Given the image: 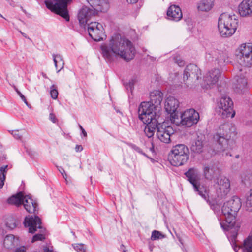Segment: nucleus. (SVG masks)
I'll use <instances>...</instances> for the list:
<instances>
[{
	"label": "nucleus",
	"mask_w": 252,
	"mask_h": 252,
	"mask_svg": "<svg viewBox=\"0 0 252 252\" xmlns=\"http://www.w3.org/2000/svg\"><path fill=\"white\" fill-rule=\"evenodd\" d=\"M71 0H46V7L56 13L61 15L66 21L69 20L67 9V3Z\"/></svg>",
	"instance_id": "nucleus-10"
},
{
	"label": "nucleus",
	"mask_w": 252,
	"mask_h": 252,
	"mask_svg": "<svg viewBox=\"0 0 252 252\" xmlns=\"http://www.w3.org/2000/svg\"><path fill=\"white\" fill-rule=\"evenodd\" d=\"M16 92L17 93V92H20L17 89H15Z\"/></svg>",
	"instance_id": "nucleus-59"
},
{
	"label": "nucleus",
	"mask_w": 252,
	"mask_h": 252,
	"mask_svg": "<svg viewBox=\"0 0 252 252\" xmlns=\"http://www.w3.org/2000/svg\"><path fill=\"white\" fill-rule=\"evenodd\" d=\"M53 61L54 62L55 66L58 73L61 70L64 66V61L62 57L59 54H53Z\"/></svg>",
	"instance_id": "nucleus-31"
},
{
	"label": "nucleus",
	"mask_w": 252,
	"mask_h": 252,
	"mask_svg": "<svg viewBox=\"0 0 252 252\" xmlns=\"http://www.w3.org/2000/svg\"><path fill=\"white\" fill-rule=\"evenodd\" d=\"M236 135V128L232 124L221 125L214 136V139L217 142L214 152L220 154L223 156H231V150L235 147L234 138Z\"/></svg>",
	"instance_id": "nucleus-3"
},
{
	"label": "nucleus",
	"mask_w": 252,
	"mask_h": 252,
	"mask_svg": "<svg viewBox=\"0 0 252 252\" xmlns=\"http://www.w3.org/2000/svg\"><path fill=\"white\" fill-rule=\"evenodd\" d=\"M220 75V72L218 69L209 71L203 78L204 82L203 87L206 89L211 88L218 82Z\"/></svg>",
	"instance_id": "nucleus-19"
},
{
	"label": "nucleus",
	"mask_w": 252,
	"mask_h": 252,
	"mask_svg": "<svg viewBox=\"0 0 252 252\" xmlns=\"http://www.w3.org/2000/svg\"><path fill=\"white\" fill-rule=\"evenodd\" d=\"M26 247L23 246V247H20L18 248H17L15 250V252H26Z\"/></svg>",
	"instance_id": "nucleus-47"
},
{
	"label": "nucleus",
	"mask_w": 252,
	"mask_h": 252,
	"mask_svg": "<svg viewBox=\"0 0 252 252\" xmlns=\"http://www.w3.org/2000/svg\"><path fill=\"white\" fill-rule=\"evenodd\" d=\"M90 5L97 11L105 12L109 5L108 0H87Z\"/></svg>",
	"instance_id": "nucleus-25"
},
{
	"label": "nucleus",
	"mask_w": 252,
	"mask_h": 252,
	"mask_svg": "<svg viewBox=\"0 0 252 252\" xmlns=\"http://www.w3.org/2000/svg\"><path fill=\"white\" fill-rule=\"evenodd\" d=\"M59 171L62 174V175H63V177L65 179V180L66 181L67 180V175L65 173V172L64 171V170L62 168H61L60 169H59Z\"/></svg>",
	"instance_id": "nucleus-48"
},
{
	"label": "nucleus",
	"mask_w": 252,
	"mask_h": 252,
	"mask_svg": "<svg viewBox=\"0 0 252 252\" xmlns=\"http://www.w3.org/2000/svg\"><path fill=\"white\" fill-rule=\"evenodd\" d=\"M242 69L240 70V73L237 74L236 82L235 84V90L238 93H243L248 90L247 80L243 73H241Z\"/></svg>",
	"instance_id": "nucleus-23"
},
{
	"label": "nucleus",
	"mask_w": 252,
	"mask_h": 252,
	"mask_svg": "<svg viewBox=\"0 0 252 252\" xmlns=\"http://www.w3.org/2000/svg\"><path fill=\"white\" fill-rule=\"evenodd\" d=\"M87 29L89 36L94 41L103 40L104 34V28L100 23L92 22L87 24Z\"/></svg>",
	"instance_id": "nucleus-13"
},
{
	"label": "nucleus",
	"mask_w": 252,
	"mask_h": 252,
	"mask_svg": "<svg viewBox=\"0 0 252 252\" xmlns=\"http://www.w3.org/2000/svg\"><path fill=\"white\" fill-rule=\"evenodd\" d=\"M189 152L184 144H177L172 147L169 159L171 164L175 166L185 164L189 159Z\"/></svg>",
	"instance_id": "nucleus-5"
},
{
	"label": "nucleus",
	"mask_w": 252,
	"mask_h": 252,
	"mask_svg": "<svg viewBox=\"0 0 252 252\" xmlns=\"http://www.w3.org/2000/svg\"><path fill=\"white\" fill-rule=\"evenodd\" d=\"M101 49L103 57L107 62L111 61L115 55L128 61L134 57L135 53L131 42L119 34L113 36L109 44L102 45Z\"/></svg>",
	"instance_id": "nucleus-1"
},
{
	"label": "nucleus",
	"mask_w": 252,
	"mask_h": 252,
	"mask_svg": "<svg viewBox=\"0 0 252 252\" xmlns=\"http://www.w3.org/2000/svg\"><path fill=\"white\" fill-rule=\"evenodd\" d=\"M173 116L172 123L178 126L190 127L196 124L199 119L198 113L193 109L187 110L182 114L179 113L177 116Z\"/></svg>",
	"instance_id": "nucleus-6"
},
{
	"label": "nucleus",
	"mask_w": 252,
	"mask_h": 252,
	"mask_svg": "<svg viewBox=\"0 0 252 252\" xmlns=\"http://www.w3.org/2000/svg\"><path fill=\"white\" fill-rule=\"evenodd\" d=\"M5 232H4V230L3 229H2V228H0V233L1 234V235H4L5 234Z\"/></svg>",
	"instance_id": "nucleus-54"
},
{
	"label": "nucleus",
	"mask_w": 252,
	"mask_h": 252,
	"mask_svg": "<svg viewBox=\"0 0 252 252\" xmlns=\"http://www.w3.org/2000/svg\"><path fill=\"white\" fill-rule=\"evenodd\" d=\"M174 60L175 62L179 66H183L184 65V62L179 57H174Z\"/></svg>",
	"instance_id": "nucleus-44"
},
{
	"label": "nucleus",
	"mask_w": 252,
	"mask_h": 252,
	"mask_svg": "<svg viewBox=\"0 0 252 252\" xmlns=\"http://www.w3.org/2000/svg\"><path fill=\"white\" fill-rule=\"evenodd\" d=\"M220 171L215 164L205 165L203 168V175L205 178L208 180H212L220 175Z\"/></svg>",
	"instance_id": "nucleus-22"
},
{
	"label": "nucleus",
	"mask_w": 252,
	"mask_h": 252,
	"mask_svg": "<svg viewBox=\"0 0 252 252\" xmlns=\"http://www.w3.org/2000/svg\"><path fill=\"white\" fill-rule=\"evenodd\" d=\"M136 82L135 79H131L129 81L128 83H126L125 85L127 89H129L130 91L132 92L133 89L134 88V84Z\"/></svg>",
	"instance_id": "nucleus-40"
},
{
	"label": "nucleus",
	"mask_w": 252,
	"mask_h": 252,
	"mask_svg": "<svg viewBox=\"0 0 252 252\" xmlns=\"http://www.w3.org/2000/svg\"><path fill=\"white\" fill-rule=\"evenodd\" d=\"M96 11L94 8H90L86 6L83 7L78 14L79 23L82 25L87 23L89 19L95 15Z\"/></svg>",
	"instance_id": "nucleus-20"
},
{
	"label": "nucleus",
	"mask_w": 252,
	"mask_h": 252,
	"mask_svg": "<svg viewBox=\"0 0 252 252\" xmlns=\"http://www.w3.org/2000/svg\"><path fill=\"white\" fill-rule=\"evenodd\" d=\"M203 148V142L202 141L197 140H196L192 145L191 149V150L197 153H200L202 152Z\"/></svg>",
	"instance_id": "nucleus-33"
},
{
	"label": "nucleus",
	"mask_w": 252,
	"mask_h": 252,
	"mask_svg": "<svg viewBox=\"0 0 252 252\" xmlns=\"http://www.w3.org/2000/svg\"><path fill=\"white\" fill-rule=\"evenodd\" d=\"M120 249L124 252H126V248L124 245H122L121 246Z\"/></svg>",
	"instance_id": "nucleus-53"
},
{
	"label": "nucleus",
	"mask_w": 252,
	"mask_h": 252,
	"mask_svg": "<svg viewBox=\"0 0 252 252\" xmlns=\"http://www.w3.org/2000/svg\"><path fill=\"white\" fill-rule=\"evenodd\" d=\"M83 147L81 145H76L75 147V150L76 152H80L82 151Z\"/></svg>",
	"instance_id": "nucleus-50"
},
{
	"label": "nucleus",
	"mask_w": 252,
	"mask_h": 252,
	"mask_svg": "<svg viewBox=\"0 0 252 252\" xmlns=\"http://www.w3.org/2000/svg\"><path fill=\"white\" fill-rule=\"evenodd\" d=\"M74 250L78 252H85L86 249L83 244H74L72 245Z\"/></svg>",
	"instance_id": "nucleus-39"
},
{
	"label": "nucleus",
	"mask_w": 252,
	"mask_h": 252,
	"mask_svg": "<svg viewBox=\"0 0 252 252\" xmlns=\"http://www.w3.org/2000/svg\"><path fill=\"white\" fill-rule=\"evenodd\" d=\"M24 103L26 104V105L29 108H31V106L30 104L28 103V102L27 101V100H26V101H24Z\"/></svg>",
	"instance_id": "nucleus-55"
},
{
	"label": "nucleus",
	"mask_w": 252,
	"mask_h": 252,
	"mask_svg": "<svg viewBox=\"0 0 252 252\" xmlns=\"http://www.w3.org/2000/svg\"><path fill=\"white\" fill-rule=\"evenodd\" d=\"M233 102L232 99L226 95L222 96L217 102V112L222 118H233L235 112L233 109Z\"/></svg>",
	"instance_id": "nucleus-11"
},
{
	"label": "nucleus",
	"mask_w": 252,
	"mask_h": 252,
	"mask_svg": "<svg viewBox=\"0 0 252 252\" xmlns=\"http://www.w3.org/2000/svg\"><path fill=\"white\" fill-rule=\"evenodd\" d=\"M188 69L194 72L188 77L186 81H183L182 87L183 88L190 89L195 87L196 81L199 79L201 73L199 68L194 64L188 65Z\"/></svg>",
	"instance_id": "nucleus-14"
},
{
	"label": "nucleus",
	"mask_w": 252,
	"mask_h": 252,
	"mask_svg": "<svg viewBox=\"0 0 252 252\" xmlns=\"http://www.w3.org/2000/svg\"><path fill=\"white\" fill-rule=\"evenodd\" d=\"M160 107H156L149 102H142L138 108L139 118L143 122L153 121L159 116Z\"/></svg>",
	"instance_id": "nucleus-7"
},
{
	"label": "nucleus",
	"mask_w": 252,
	"mask_h": 252,
	"mask_svg": "<svg viewBox=\"0 0 252 252\" xmlns=\"http://www.w3.org/2000/svg\"><path fill=\"white\" fill-rule=\"evenodd\" d=\"M188 65L186 67L183 74V81H186L188 77L190 76L194 71L188 70Z\"/></svg>",
	"instance_id": "nucleus-43"
},
{
	"label": "nucleus",
	"mask_w": 252,
	"mask_h": 252,
	"mask_svg": "<svg viewBox=\"0 0 252 252\" xmlns=\"http://www.w3.org/2000/svg\"><path fill=\"white\" fill-rule=\"evenodd\" d=\"M145 124H146L144 128V132L148 138L152 137L155 133L156 128L158 129V127L159 126L158 123V119H154L151 122H143Z\"/></svg>",
	"instance_id": "nucleus-27"
},
{
	"label": "nucleus",
	"mask_w": 252,
	"mask_h": 252,
	"mask_svg": "<svg viewBox=\"0 0 252 252\" xmlns=\"http://www.w3.org/2000/svg\"><path fill=\"white\" fill-rule=\"evenodd\" d=\"M215 0H201L197 5V9L201 12H208L214 6Z\"/></svg>",
	"instance_id": "nucleus-28"
},
{
	"label": "nucleus",
	"mask_w": 252,
	"mask_h": 252,
	"mask_svg": "<svg viewBox=\"0 0 252 252\" xmlns=\"http://www.w3.org/2000/svg\"><path fill=\"white\" fill-rule=\"evenodd\" d=\"M167 16L169 20L178 21L182 18V13L178 6L172 5L167 9Z\"/></svg>",
	"instance_id": "nucleus-24"
},
{
	"label": "nucleus",
	"mask_w": 252,
	"mask_h": 252,
	"mask_svg": "<svg viewBox=\"0 0 252 252\" xmlns=\"http://www.w3.org/2000/svg\"><path fill=\"white\" fill-rule=\"evenodd\" d=\"M179 106V102L178 99L174 97L171 96L167 98L165 103V109L166 112L170 114V120L172 122L174 115L177 116L179 115L177 109Z\"/></svg>",
	"instance_id": "nucleus-18"
},
{
	"label": "nucleus",
	"mask_w": 252,
	"mask_h": 252,
	"mask_svg": "<svg viewBox=\"0 0 252 252\" xmlns=\"http://www.w3.org/2000/svg\"><path fill=\"white\" fill-rule=\"evenodd\" d=\"M22 34L25 37H26V34L25 33H22L21 32Z\"/></svg>",
	"instance_id": "nucleus-58"
},
{
	"label": "nucleus",
	"mask_w": 252,
	"mask_h": 252,
	"mask_svg": "<svg viewBox=\"0 0 252 252\" xmlns=\"http://www.w3.org/2000/svg\"><path fill=\"white\" fill-rule=\"evenodd\" d=\"M164 237L165 235L163 234L161 232L157 230H154L152 232L151 239L152 241H155L158 239H161Z\"/></svg>",
	"instance_id": "nucleus-36"
},
{
	"label": "nucleus",
	"mask_w": 252,
	"mask_h": 252,
	"mask_svg": "<svg viewBox=\"0 0 252 252\" xmlns=\"http://www.w3.org/2000/svg\"><path fill=\"white\" fill-rule=\"evenodd\" d=\"M6 225L10 229H14L16 226L15 220L13 219L7 220L6 223Z\"/></svg>",
	"instance_id": "nucleus-42"
},
{
	"label": "nucleus",
	"mask_w": 252,
	"mask_h": 252,
	"mask_svg": "<svg viewBox=\"0 0 252 252\" xmlns=\"http://www.w3.org/2000/svg\"><path fill=\"white\" fill-rule=\"evenodd\" d=\"M42 76H43V77L44 78H47V76H46V75L45 73H42Z\"/></svg>",
	"instance_id": "nucleus-57"
},
{
	"label": "nucleus",
	"mask_w": 252,
	"mask_h": 252,
	"mask_svg": "<svg viewBox=\"0 0 252 252\" xmlns=\"http://www.w3.org/2000/svg\"><path fill=\"white\" fill-rule=\"evenodd\" d=\"M241 207L240 200L234 197L223 204L221 210L220 221L221 227L226 231H230L232 241H235L240 223L236 221L235 216Z\"/></svg>",
	"instance_id": "nucleus-2"
},
{
	"label": "nucleus",
	"mask_w": 252,
	"mask_h": 252,
	"mask_svg": "<svg viewBox=\"0 0 252 252\" xmlns=\"http://www.w3.org/2000/svg\"><path fill=\"white\" fill-rule=\"evenodd\" d=\"M238 63L242 66H252V44H241L236 51Z\"/></svg>",
	"instance_id": "nucleus-9"
},
{
	"label": "nucleus",
	"mask_w": 252,
	"mask_h": 252,
	"mask_svg": "<svg viewBox=\"0 0 252 252\" xmlns=\"http://www.w3.org/2000/svg\"><path fill=\"white\" fill-rule=\"evenodd\" d=\"M174 133L173 128L166 123L159 124L157 131V136L161 142L169 143L171 140L170 137Z\"/></svg>",
	"instance_id": "nucleus-15"
},
{
	"label": "nucleus",
	"mask_w": 252,
	"mask_h": 252,
	"mask_svg": "<svg viewBox=\"0 0 252 252\" xmlns=\"http://www.w3.org/2000/svg\"><path fill=\"white\" fill-rule=\"evenodd\" d=\"M22 205L26 211L29 213L36 214L38 212V204L32 198L31 195H25Z\"/></svg>",
	"instance_id": "nucleus-21"
},
{
	"label": "nucleus",
	"mask_w": 252,
	"mask_h": 252,
	"mask_svg": "<svg viewBox=\"0 0 252 252\" xmlns=\"http://www.w3.org/2000/svg\"><path fill=\"white\" fill-rule=\"evenodd\" d=\"M238 10L242 16L252 15V0H244L240 4Z\"/></svg>",
	"instance_id": "nucleus-26"
},
{
	"label": "nucleus",
	"mask_w": 252,
	"mask_h": 252,
	"mask_svg": "<svg viewBox=\"0 0 252 252\" xmlns=\"http://www.w3.org/2000/svg\"><path fill=\"white\" fill-rule=\"evenodd\" d=\"M216 192L218 196H225L230 191V183L229 180L224 177L220 176L217 178L216 182Z\"/></svg>",
	"instance_id": "nucleus-16"
},
{
	"label": "nucleus",
	"mask_w": 252,
	"mask_h": 252,
	"mask_svg": "<svg viewBox=\"0 0 252 252\" xmlns=\"http://www.w3.org/2000/svg\"><path fill=\"white\" fill-rule=\"evenodd\" d=\"M0 16L1 17H2V18H3V17L2 16V15L1 14H0Z\"/></svg>",
	"instance_id": "nucleus-60"
},
{
	"label": "nucleus",
	"mask_w": 252,
	"mask_h": 252,
	"mask_svg": "<svg viewBox=\"0 0 252 252\" xmlns=\"http://www.w3.org/2000/svg\"><path fill=\"white\" fill-rule=\"evenodd\" d=\"M24 226L28 227L29 232L34 233L39 229V233L35 234L32 238V242L38 240H43L45 239L44 233L45 231V228L41 226V222L40 219L35 216L33 217H26L24 222Z\"/></svg>",
	"instance_id": "nucleus-8"
},
{
	"label": "nucleus",
	"mask_w": 252,
	"mask_h": 252,
	"mask_svg": "<svg viewBox=\"0 0 252 252\" xmlns=\"http://www.w3.org/2000/svg\"><path fill=\"white\" fill-rule=\"evenodd\" d=\"M126 0L128 3H131V4L136 3L138 1V0Z\"/></svg>",
	"instance_id": "nucleus-52"
},
{
	"label": "nucleus",
	"mask_w": 252,
	"mask_h": 252,
	"mask_svg": "<svg viewBox=\"0 0 252 252\" xmlns=\"http://www.w3.org/2000/svg\"><path fill=\"white\" fill-rule=\"evenodd\" d=\"M46 250H48V249H46L45 250V251H46Z\"/></svg>",
	"instance_id": "nucleus-61"
},
{
	"label": "nucleus",
	"mask_w": 252,
	"mask_h": 252,
	"mask_svg": "<svg viewBox=\"0 0 252 252\" xmlns=\"http://www.w3.org/2000/svg\"><path fill=\"white\" fill-rule=\"evenodd\" d=\"M50 94L51 97L54 99H56L58 97V92L54 85L51 87Z\"/></svg>",
	"instance_id": "nucleus-41"
},
{
	"label": "nucleus",
	"mask_w": 252,
	"mask_h": 252,
	"mask_svg": "<svg viewBox=\"0 0 252 252\" xmlns=\"http://www.w3.org/2000/svg\"><path fill=\"white\" fill-rule=\"evenodd\" d=\"M24 133V130H21V131L20 132L19 130H12L11 132V134L15 139L20 140H22V136Z\"/></svg>",
	"instance_id": "nucleus-37"
},
{
	"label": "nucleus",
	"mask_w": 252,
	"mask_h": 252,
	"mask_svg": "<svg viewBox=\"0 0 252 252\" xmlns=\"http://www.w3.org/2000/svg\"><path fill=\"white\" fill-rule=\"evenodd\" d=\"M246 206L248 210L252 212V189L247 193Z\"/></svg>",
	"instance_id": "nucleus-35"
},
{
	"label": "nucleus",
	"mask_w": 252,
	"mask_h": 252,
	"mask_svg": "<svg viewBox=\"0 0 252 252\" xmlns=\"http://www.w3.org/2000/svg\"><path fill=\"white\" fill-rule=\"evenodd\" d=\"M79 127L81 130L82 131V133L83 134V135L85 137L87 136V134L85 129L82 127V126L81 125H79Z\"/></svg>",
	"instance_id": "nucleus-51"
},
{
	"label": "nucleus",
	"mask_w": 252,
	"mask_h": 252,
	"mask_svg": "<svg viewBox=\"0 0 252 252\" xmlns=\"http://www.w3.org/2000/svg\"><path fill=\"white\" fill-rule=\"evenodd\" d=\"M185 175L188 180L192 185L194 191L206 200L208 195L204 188L200 185V176L198 170L194 168H190L185 173Z\"/></svg>",
	"instance_id": "nucleus-12"
},
{
	"label": "nucleus",
	"mask_w": 252,
	"mask_h": 252,
	"mask_svg": "<svg viewBox=\"0 0 252 252\" xmlns=\"http://www.w3.org/2000/svg\"><path fill=\"white\" fill-rule=\"evenodd\" d=\"M38 252L36 251V252Z\"/></svg>",
	"instance_id": "nucleus-62"
},
{
	"label": "nucleus",
	"mask_w": 252,
	"mask_h": 252,
	"mask_svg": "<svg viewBox=\"0 0 252 252\" xmlns=\"http://www.w3.org/2000/svg\"><path fill=\"white\" fill-rule=\"evenodd\" d=\"M210 55L213 58L218 61V63L222 64L229 61L230 53L224 47L214 49L211 51Z\"/></svg>",
	"instance_id": "nucleus-17"
},
{
	"label": "nucleus",
	"mask_w": 252,
	"mask_h": 252,
	"mask_svg": "<svg viewBox=\"0 0 252 252\" xmlns=\"http://www.w3.org/2000/svg\"><path fill=\"white\" fill-rule=\"evenodd\" d=\"M7 168L8 165L0 167V188H2L4 185Z\"/></svg>",
	"instance_id": "nucleus-34"
},
{
	"label": "nucleus",
	"mask_w": 252,
	"mask_h": 252,
	"mask_svg": "<svg viewBox=\"0 0 252 252\" xmlns=\"http://www.w3.org/2000/svg\"><path fill=\"white\" fill-rule=\"evenodd\" d=\"M216 205H212V209L214 210V211H215V212H217V210H216Z\"/></svg>",
	"instance_id": "nucleus-56"
},
{
	"label": "nucleus",
	"mask_w": 252,
	"mask_h": 252,
	"mask_svg": "<svg viewBox=\"0 0 252 252\" xmlns=\"http://www.w3.org/2000/svg\"><path fill=\"white\" fill-rule=\"evenodd\" d=\"M131 148L135 150L136 152L146 156V155L143 152L142 150L138 146L134 144H131L130 145Z\"/></svg>",
	"instance_id": "nucleus-45"
},
{
	"label": "nucleus",
	"mask_w": 252,
	"mask_h": 252,
	"mask_svg": "<svg viewBox=\"0 0 252 252\" xmlns=\"http://www.w3.org/2000/svg\"><path fill=\"white\" fill-rule=\"evenodd\" d=\"M15 237L13 235H8L4 239L3 245L7 249H12L16 245Z\"/></svg>",
	"instance_id": "nucleus-32"
},
{
	"label": "nucleus",
	"mask_w": 252,
	"mask_h": 252,
	"mask_svg": "<svg viewBox=\"0 0 252 252\" xmlns=\"http://www.w3.org/2000/svg\"><path fill=\"white\" fill-rule=\"evenodd\" d=\"M24 197L25 195L24 193L22 192H19L9 197L7 199V203L9 204L19 207L22 205Z\"/></svg>",
	"instance_id": "nucleus-30"
},
{
	"label": "nucleus",
	"mask_w": 252,
	"mask_h": 252,
	"mask_svg": "<svg viewBox=\"0 0 252 252\" xmlns=\"http://www.w3.org/2000/svg\"><path fill=\"white\" fill-rule=\"evenodd\" d=\"M17 94L23 101H26V97L20 92H17Z\"/></svg>",
	"instance_id": "nucleus-49"
},
{
	"label": "nucleus",
	"mask_w": 252,
	"mask_h": 252,
	"mask_svg": "<svg viewBox=\"0 0 252 252\" xmlns=\"http://www.w3.org/2000/svg\"><path fill=\"white\" fill-rule=\"evenodd\" d=\"M49 119L54 123H56L58 121L55 115L52 113L49 115Z\"/></svg>",
	"instance_id": "nucleus-46"
},
{
	"label": "nucleus",
	"mask_w": 252,
	"mask_h": 252,
	"mask_svg": "<svg viewBox=\"0 0 252 252\" xmlns=\"http://www.w3.org/2000/svg\"><path fill=\"white\" fill-rule=\"evenodd\" d=\"M151 103L156 107H159L162 100L163 94L159 90H154L150 93Z\"/></svg>",
	"instance_id": "nucleus-29"
},
{
	"label": "nucleus",
	"mask_w": 252,
	"mask_h": 252,
	"mask_svg": "<svg viewBox=\"0 0 252 252\" xmlns=\"http://www.w3.org/2000/svg\"><path fill=\"white\" fill-rule=\"evenodd\" d=\"M238 20L235 15L221 14L218 19V28L220 35L227 37L233 34L237 29Z\"/></svg>",
	"instance_id": "nucleus-4"
},
{
	"label": "nucleus",
	"mask_w": 252,
	"mask_h": 252,
	"mask_svg": "<svg viewBox=\"0 0 252 252\" xmlns=\"http://www.w3.org/2000/svg\"><path fill=\"white\" fill-rule=\"evenodd\" d=\"M242 181L247 185V183H249L252 180V175L251 174H243L241 176Z\"/></svg>",
	"instance_id": "nucleus-38"
}]
</instances>
